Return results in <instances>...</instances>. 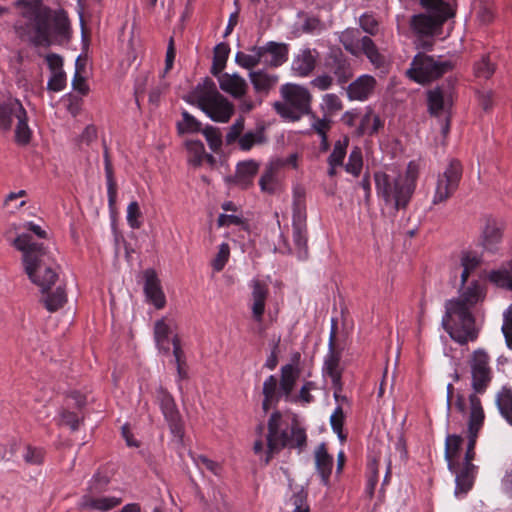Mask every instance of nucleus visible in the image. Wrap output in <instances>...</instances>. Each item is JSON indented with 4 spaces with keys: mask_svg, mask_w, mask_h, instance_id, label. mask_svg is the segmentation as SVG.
Returning a JSON list of instances; mask_svg holds the SVG:
<instances>
[{
    "mask_svg": "<svg viewBox=\"0 0 512 512\" xmlns=\"http://www.w3.org/2000/svg\"><path fill=\"white\" fill-rule=\"evenodd\" d=\"M483 298V287L473 281L458 298L446 301L442 327L458 344L465 345L477 339L478 330L471 308Z\"/></svg>",
    "mask_w": 512,
    "mask_h": 512,
    "instance_id": "1",
    "label": "nucleus"
},
{
    "mask_svg": "<svg viewBox=\"0 0 512 512\" xmlns=\"http://www.w3.org/2000/svg\"><path fill=\"white\" fill-rule=\"evenodd\" d=\"M13 246L22 252L24 270L31 282L39 286L42 293L48 292L58 279L52 252L43 243L33 241L27 233L18 235Z\"/></svg>",
    "mask_w": 512,
    "mask_h": 512,
    "instance_id": "2",
    "label": "nucleus"
},
{
    "mask_svg": "<svg viewBox=\"0 0 512 512\" xmlns=\"http://www.w3.org/2000/svg\"><path fill=\"white\" fill-rule=\"evenodd\" d=\"M183 100L196 106L212 121L227 123L234 114V105L217 89L215 82L206 77L198 83Z\"/></svg>",
    "mask_w": 512,
    "mask_h": 512,
    "instance_id": "3",
    "label": "nucleus"
},
{
    "mask_svg": "<svg viewBox=\"0 0 512 512\" xmlns=\"http://www.w3.org/2000/svg\"><path fill=\"white\" fill-rule=\"evenodd\" d=\"M35 35L32 43L39 47L61 45L71 39V27L65 10H52L48 7L36 13L34 17Z\"/></svg>",
    "mask_w": 512,
    "mask_h": 512,
    "instance_id": "4",
    "label": "nucleus"
},
{
    "mask_svg": "<svg viewBox=\"0 0 512 512\" xmlns=\"http://www.w3.org/2000/svg\"><path fill=\"white\" fill-rule=\"evenodd\" d=\"M284 102L276 101L273 108L283 119L291 122L299 121L304 115H315L311 112V95L309 91L297 84L287 83L280 88Z\"/></svg>",
    "mask_w": 512,
    "mask_h": 512,
    "instance_id": "5",
    "label": "nucleus"
},
{
    "mask_svg": "<svg viewBox=\"0 0 512 512\" xmlns=\"http://www.w3.org/2000/svg\"><path fill=\"white\" fill-rule=\"evenodd\" d=\"M377 194L386 205H392L395 210L406 209L414 194L411 187L384 172L374 174Z\"/></svg>",
    "mask_w": 512,
    "mask_h": 512,
    "instance_id": "6",
    "label": "nucleus"
},
{
    "mask_svg": "<svg viewBox=\"0 0 512 512\" xmlns=\"http://www.w3.org/2000/svg\"><path fill=\"white\" fill-rule=\"evenodd\" d=\"M455 62L451 60H436L433 56L418 53L412 60L411 67L407 70L410 79L417 83H429L449 71L453 70Z\"/></svg>",
    "mask_w": 512,
    "mask_h": 512,
    "instance_id": "7",
    "label": "nucleus"
},
{
    "mask_svg": "<svg viewBox=\"0 0 512 512\" xmlns=\"http://www.w3.org/2000/svg\"><path fill=\"white\" fill-rule=\"evenodd\" d=\"M489 361V355L481 348L473 351L468 360L471 370V387L475 394H483L492 380V370Z\"/></svg>",
    "mask_w": 512,
    "mask_h": 512,
    "instance_id": "8",
    "label": "nucleus"
},
{
    "mask_svg": "<svg viewBox=\"0 0 512 512\" xmlns=\"http://www.w3.org/2000/svg\"><path fill=\"white\" fill-rule=\"evenodd\" d=\"M463 168L457 159H452L442 174H439L432 203L446 202L458 189Z\"/></svg>",
    "mask_w": 512,
    "mask_h": 512,
    "instance_id": "9",
    "label": "nucleus"
},
{
    "mask_svg": "<svg viewBox=\"0 0 512 512\" xmlns=\"http://www.w3.org/2000/svg\"><path fill=\"white\" fill-rule=\"evenodd\" d=\"M156 399L159 403L162 414L168 423L171 434L177 439L178 443L182 444L184 437V425L174 398L167 390L160 386L157 389Z\"/></svg>",
    "mask_w": 512,
    "mask_h": 512,
    "instance_id": "10",
    "label": "nucleus"
},
{
    "mask_svg": "<svg viewBox=\"0 0 512 512\" xmlns=\"http://www.w3.org/2000/svg\"><path fill=\"white\" fill-rule=\"evenodd\" d=\"M273 449L267 448L265 464H268L273 455L279 453L283 448H297L301 452L307 446V436L304 428L292 425L291 434L287 430H281L278 437L274 438Z\"/></svg>",
    "mask_w": 512,
    "mask_h": 512,
    "instance_id": "11",
    "label": "nucleus"
},
{
    "mask_svg": "<svg viewBox=\"0 0 512 512\" xmlns=\"http://www.w3.org/2000/svg\"><path fill=\"white\" fill-rule=\"evenodd\" d=\"M325 69L333 74L339 84L347 83L353 77L350 60L343 51L336 47L331 48L324 59Z\"/></svg>",
    "mask_w": 512,
    "mask_h": 512,
    "instance_id": "12",
    "label": "nucleus"
},
{
    "mask_svg": "<svg viewBox=\"0 0 512 512\" xmlns=\"http://www.w3.org/2000/svg\"><path fill=\"white\" fill-rule=\"evenodd\" d=\"M445 22V17L438 18L431 14L419 13L411 16L409 25L417 36L430 37L438 34Z\"/></svg>",
    "mask_w": 512,
    "mask_h": 512,
    "instance_id": "13",
    "label": "nucleus"
},
{
    "mask_svg": "<svg viewBox=\"0 0 512 512\" xmlns=\"http://www.w3.org/2000/svg\"><path fill=\"white\" fill-rule=\"evenodd\" d=\"M453 85L454 80L449 79L447 87L437 86L427 92L428 111L431 115L438 116L446 106L451 105Z\"/></svg>",
    "mask_w": 512,
    "mask_h": 512,
    "instance_id": "14",
    "label": "nucleus"
},
{
    "mask_svg": "<svg viewBox=\"0 0 512 512\" xmlns=\"http://www.w3.org/2000/svg\"><path fill=\"white\" fill-rule=\"evenodd\" d=\"M262 54V63L270 67H279L288 60V45L275 41H269L259 46Z\"/></svg>",
    "mask_w": 512,
    "mask_h": 512,
    "instance_id": "15",
    "label": "nucleus"
},
{
    "mask_svg": "<svg viewBox=\"0 0 512 512\" xmlns=\"http://www.w3.org/2000/svg\"><path fill=\"white\" fill-rule=\"evenodd\" d=\"M145 283L144 293L146 298L157 308L161 309L166 304L165 295L162 291L160 280L153 269L144 272Z\"/></svg>",
    "mask_w": 512,
    "mask_h": 512,
    "instance_id": "16",
    "label": "nucleus"
},
{
    "mask_svg": "<svg viewBox=\"0 0 512 512\" xmlns=\"http://www.w3.org/2000/svg\"><path fill=\"white\" fill-rule=\"evenodd\" d=\"M376 86V80L371 75H362L347 87V96L350 100L364 101L373 92Z\"/></svg>",
    "mask_w": 512,
    "mask_h": 512,
    "instance_id": "17",
    "label": "nucleus"
},
{
    "mask_svg": "<svg viewBox=\"0 0 512 512\" xmlns=\"http://www.w3.org/2000/svg\"><path fill=\"white\" fill-rule=\"evenodd\" d=\"M217 78L220 89L232 97L240 99L246 94L248 85L239 74L222 73Z\"/></svg>",
    "mask_w": 512,
    "mask_h": 512,
    "instance_id": "18",
    "label": "nucleus"
},
{
    "mask_svg": "<svg viewBox=\"0 0 512 512\" xmlns=\"http://www.w3.org/2000/svg\"><path fill=\"white\" fill-rule=\"evenodd\" d=\"M259 164L255 160H246L237 164L236 173L232 182L247 189L253 183L254 176L258 173Z\"/></svg>",
    "mask_w": 512,
    "mask_h": 512,
    "instance_id": "19",
    "label": "nucleus"
},
{
    "mask_svg": "<svg viewBox=\"0 0 512 512\" xmlns=\"http://www.w3.org/2000/svg\"><path fill=\"white\" fill-rule=\"evenodd\" d=\"M293 241L298 249V257L305 258L307 256V230L306 215L297 212L293 215Z\"/></svg>",
    "mask_w": 512,
    "mask_h": 512,
    "instance_id": "20",
    "label": "nucleus"
},
{
    "mask_svg": "<svg viewBox=\"0 0 512 512\" xmlns=\"http://www.w3.org/2000/svg\"><path fill=\"white\" fill-rule=\"evenodd\" d=\"M470 403V415L468 421V434L478 435L483 426L485 414L482 403L477 394L471 393L468 397Z\"/></svg>",
    "mask_w": 512,
    "mask_h": 512,
    "instance_id": "21",
    "label": "nucleus"
},
{
    "mask_svg": "<svg viewBox=\"0 0 512 512\" xmlns=\"http://www.w3.org/2000/svg\"><path fill=\"white\" fill-rule=\"evenodd\" d=\"M23 110L24 107L18 99H9L0 103V130L9 131L13 119H16Z\"/></svg>",
    "mask_w": 512,
    "mask_h": 512,
    "instance_id": "22",
    "label": "nucleus"
},
{
    "mask_svg": "<svg viewBox=\"0 0 512 512\" xmlns=\"http://www.w3.org/2000/svg\"><path fill=\"white\" fill-rule=\"evenodd\" d=\"M315 465L323 484L328 486L333 468V457L328 453L325 443H321L315 451Z\"/></svg>",
    "mask_w": 512,
    "mask_h": 512,
    "instance_id": "23",
    "label": "nucleus"
},
{
    "mask_svg": "<svg viewBox=\"0 0 512 512\" xmlns=\"http://www.w3.org/2000/svg\"><path fill=\"white\" fill-rule=\"evenodd\" d=\"M477 472L476 465L464 464L460 471L455 468V494L467 493L473 486Z\"/></svg>",
    "mask_w": 512,
    "mask_h": 512,
    "instance_id": "24",
    "label": "nucleus"
},
{
    "mask_svg": "<svg viewBox=\"0 0 512 512\" xmlns=\"http://www.w3.org/2000/svg\"><path fill=\"white\" fill-rule=\"evenodd\" d=\"M502 239V231L496 226V223L488 219L482 232L481 245L483 248L491 253L497 251V246Z\"/></svg>",
    "mask_w": 512,
    "mask_h": 512,
    "instance_id": "25",
    "label": "nucleus"
},
{
    "mask_svg": "<svg viewBox=\"0 0 512 512\" xmlns=\"http://www.w3.org/2000/svg\"><path fill=\"white\" fill-rule=\"evenodd\" d=\"M488 279L499 288L512 291V260L504 262L496 270H492Z\"/></svg>",
    "mask_w": 512,
    "mask_h": 512,
    "instance_id": "26",
    "label": "nucleus"
},
{
    "mask_svg": "<svg viewBox=\"0 0 512 512\" xmlns=\"http://www.w3.org/2000/svg\"><path fill=\"white\" fill-rule=\"evenodd\" d=\"M267 295H268L267 285L262 283L259 280H254L253 281V291H252V297H253L252 312H253L254 318L257 321H260L264 314L265 301L267 299Z\"/></svg>",
    "mask_w": 512,
    "mask_h": 512,
    "instance_id": "27",
    "label": "nucleus"
},
{
    "mask_svg": "<svg viewBox=\"0 0 512 512\" xmlns=\"http://www.w3.org/2000/svg\"><path fill=\"white\" fill-rule=\"evenodd\" d=\"M249 78L255 91L265 94L277 84L279 79L277 75L269 74L263 70L251 71Z\"/></svg>",
    "mask_w": 512,
    "mask_h": 512,
    "instance_id": "28",
    "label": "nucleus"
},
{
    "mask_svg": "<svg viewBox=\"0 0 512 512\" xmlns=\"http://www.w3.org/2000/svg\"><path fill=\"white\" fill-rule=\"evenodd\" d=\"M266 127L264 124H258L255 130L247 131L239 138L238 145L242 151H249L254 145H261L267 142L265 134Z\"/></svg>",
    "mask_w": 512,
    "mask_h": 512,
    "instance_id": "29",
    "label": "nucleus"
},
{
    "mask_svg": "<svg viewBox=\"0 0 512 512\" xmlns=\"http://www.w3.org/2000/svg\"><path fill=\"white\" fill-rule=\"evenodd\" d=\"M421 7L435 17H445V21L455 16V11L445 0H419Z\"/></svg>",
    "mask_w": 512,
    "mask_h": 512,
    "instance_id": "30",
    "label": "nucleus"
},
{
    "mask_svg": "<svg viewBox=\"0 0 512 512\" xmlns=\"http://www.w3.org/2000/svg\"><path fill=\"white\" fill-rule=\"evenodd\" d=\"M336 332H337V324L335 321H332V327H331L329 343H328L329 352L324 361V371L326 374L340 371L338 369V366H339L341 355L335 349Z\"/></svg>",
    "mask_w": 512,
    "mask_h": 512,
    "instance_id": "31",
    "label": "nucleus"
},
{
    "mask_svg": "<svg viewBox=\"0 0 512 512\" xmlns=\"http://www.w3.org/2000/svg\"><path fill=\"white\" fill-rule=\"evenodd\" d=\"M316 57L310 49H305L297 55L292 63V70L301 77L308 76L315 68Z\"/></svg>",
    "mask_w": 512,
    "mask_h": 512,
    "instance_id": "32",
    "label": "nucleus"
},
{
    "mask_svg": "<svg viewBox=\"0 0 512 512\" xmlns=\"http://www.w3.org/2000/svg\"><path fill=\"white\" fill-rule=\"evenodd\" d=\"M121 502V498L117 497H103L94 499L85 495L82 497V501L79 506L81 509L100 510L105 512L118 506Z\"/></svg>",
    "mask_w": 512,
    "mask_h": 512,
    "instance_id": "33",
    "label": "nucleus"
},
{
    "mask_svg": "<svg viewBox=\"0 0 512 512\" xmlns=\"http://www.w3.org/2000/svg\"><path fill=\"white\" fill-rule=\"evenodd\" d=\"M104 165H105V174H106V180H107L108 204H109V208L111 210H113L115 207V204H116L117 184L114 179L112 162L110 160L108 149L106 147L104 149Z\"/></svg>",
    "mask_w": 512,
    "mask_h": 512,
    "instance_id": "34",
    "label": "nucleus"
},
{
    "mask_svg": "<svg viewBox=\"0 0 512 512\" xmlns=\"http://www.w3.org/2000/svg\"><path fill=\"white\" fill-rule=\"evenodd\" d=\"M104 165H105V174H106V180H107L108 204H109V208L111 210H113L115 207V204H116L117 184L114 179L112 162L110 160L108 149L106 147L104 149Z\"/></svg>",
    "mask_w": 512,
    "mask_h": 512,
    "instance_id": "35",
    "label": "nucleus"
},
{
    "mask_svg": "<svg viewBox=\"0 0 512 512\" xmlns=\"http://www.w3.org/2000/svg\"><path fill=\"white\" fill-rule=\"evenodd\" d=\"M495 403L502 417L512 426V389L503 386L496 395Z\"/></svg>",
    "mask_w": 512,
    "mask_h": 512,
    "instance_id": "36",
    "label": "nucleus"
},
{
    "mask_svg": "<svg viewBox=\"0 0 512 512\" xmlns=\"http://www.w3.org/2000/svg\"><path fill=\"white\" fill-rule=\"evenodd\" d=\"M299 372L294 368L292 364H286L281 368L280 377V391L286 399L289 398L291 392L294 389Z\"/></svg>",
    "mask_w": 512,
    "mask_h": 512,
    "instance_id": "37",
    "label": "nucleus"
},
{
    "mask_svg": "<svg viewBox=\"0 0 512 512\" xmlns=\"http://www.w3.org/2000/svg\"><path fill=\"white\" fill-rule=\"evenodd\" d=\"M462 443L463 438L460 435L452 434L446 437L445 460L447 461L448 469L451 472H455L456 463L453 461V458L458 455Z\"/></svg>",
    "mask_w": 512,
    "mask_h": 512,
    "instance_id": "38",
    "label": "nucleus"
},
{
    "mask_svg": "<svg viewBox=\"0 0 512 512\" xmlns=\"http://www.w3.org/2000/svg\"><path fill=\"white\" fill-rule=\"evenodd\" d=\"M15 142L20 146H27L31 142L32 131L28 126V116L24 109L16 118Z\"/></svg>",
    "mask_w": 512,
    "mask_h": 512,
    "instance_id": "39",
    "label": "nucleus"
},
{
    "mask_svg": "<svg viewBox=\"0 0 512 512\" xmlns=\"http://www.w3.org/2000/svg\"><path fill=\"white\" fill-rule=\"evenodd\" d=\"M230 53V47L227 43L221 42L214 48L213 63L211 67V74L215 77L221 75L222 70L226 66V62Z\"/></svg>",
    "mask_w": 512,
    "mask_h": 512,
    "instance_id": "40",
    "label": "nucleus"
},
{
    "mask_svg": "<svg viewBox=\"0 0 512 512\" xmlns=\"http://www.w3.org/2000/svg\"><path fill=\"white\" fill-rule=\"evenodd\" d=\"M181 115L182 120L176 123L178 135L193 134L202 131L203 128L201 122L187 110H182Z\"/></svg>",
    "mask_w": 512,
    "mask_h": 512,
    "instance_id": "41",
    "label": "nucleus"
},
{
    "mask_svg": "<svg viewBox=\"0 0 512 512\" xmlns=\"http://www.w3.org/2000/svg\"><path fill=\"white\" fill-rule=\"evenodd\" d=\"M361 51L366 55L369 61L377 68H380L385 63V57L380 54L377 46L374 41L368 37L364 36L361 38Z\"/></svg>",
    "mask_w": 512,
    "mask_h": 512,
    "instance_id": "42",
    "label": "nucleus"
},
{
    "mask_svg": "<svg viewBox=\"0 0 512 512\" xmlns=\"http://www.w3.org/2000/svg\"><path fill=\"white\" fill-rule=\"evenodd\" d=\"M250 51L252 54L239 51L235 55V62L245 69H252L259 63H262V54L259 51V46H253L250 48Z\"/></svg>",
    "mask_w": 512,
    "mask_h": 512,
    "instance_id": "43",
    "label": "nucleus"
},
{
    "mask_svg": "<svg viewBox=\"0 0 512 512\" xmlns=\"http://www.w3.org/2000/svg\"><path fill=\"white\" fill-rule=\"evenodd\" d=\"M41 301L49 312H55L67 301L65 289L59 286L54 292L48 293Z\"/></svg>",
    "mask_w": 512,
    "mask_h": 512,
    "instance_id": "44",
    "label": "nucleus"
},
{
    "mask_svg": "<svg viewBox=\"0 0 512 512\" xmlns=\"http://www.w3.org/2000/svg\"><path fill=\"white\" fill-rule=\"evenodd\" d=\"M282 413L278 410L274 411L268 420L267 448L273 449V439L278 437L281 431Z\"/></svg>",
    "mask_w": 512,
    "mask_h": 512,
    "instance_id": "45",
    "label": "nucleus"
},
{
    "mask_svg": "<svg viewBox=\"0 0 512 512\" xmlns=\"http://www.w3.org/2000/svg\"><path fill=\"white\" fill-rule=\"evenodd\" d=\"M170 332V327L165 323L164 319L156 321L154 326V337L158 347L160 349H164L166 352L169 350V347L166 346V344L168 342Z\"/></svg>",
    "mask_w": 512,
    "mask_h": 512,
    "instance_id": "46",
    "label": "nucleus"
},
{
    "mask_svg": "<svg viewBox=\"0 0 512 512\" xmlns=\"http://www.w3.org/2000/svg\"><path fill=\"white\" fill-rule=\"evenodd\" d=\"M201 132L205 136L210 149L214 152H217L222 146V135L219 128L208 125L203 128Z\"/></svg>",
    "mask_w": 512,
    "mask_h": 512,
    "instance_id": "47",
    "label": "nucleus"
},
{
    "mask_svg": "<svg viewBox=\"0 0 512 512\" xmlns=\"http://www.w3.org/2000/svg\"><path fill=\"white\" fill-rule=\"evenodd\" d=\"M362 166V152L358 147H355L349 155L345 169L347 172L353 174L354 176H358L362 170Z\"/></svg>",
    "mask_w": 512,
    "mask_h": 512,
    "instance_id": "48",
    "label": "nucleus"
},
{
    "mask_svg": "<svg viewBox=\"0 0 512 512\" xmlns=\"http://www.w3.org/2000/svg\"><path fill=\"white\" fill-rule=\"evenodd\" d=\"M278 380L274 375H270L263 383L262 393L267 399H275L276 402L280 401L283 395L280 389L278 390Z\"/></svg>",
    "mask_w": 512,
    "mask_h": 512,
    "instance_id": "49",
    "label": "nucleus"
},
{
    "mask_svg": "<svg viewBox=\"0 0 512 512\" xmlns=\"http://www.w3.org/2000/svg\"><path fill=\"white\" fill-rule=\"evenodd\" d=\"M418 174V165L411 161L407 165L405 174H398L397 177L399 181H402L405 185L411 187L412 191H415Z\"/></svg>",
    "mask_w": 512,
    "mask_h": 512,
    "instance_id": "50",
    "label": "nucleus"
},
{
    "mask_svg": "<svg viewBox=\"0 0 512 512\" xmlns=\"http://www.w3.org/2000/svg\"><path fill=\"white\" fill-rule=\"evenodd\" d=\"M245 128V118L243 116L238 117L235 122L229 127V131L225 136L227 145H232L239 140L242 136V132Z\"/></svg>",
    "mask_w": 512,
    "mask_h": 512,
    "instance_id": "51",
    "label": "nucleus"
},
{
    "mask_svg": "<svg viewBox=\"0 0 512 512\" xmlns=\"http://www.w3.org/2000/svg\"><path fill=\"white\" fill-rule=\"evenodd\" d=\"M348 138L346 137L344 141H337L334 144V148L330 156L328 157V163H333L334 165H342L343 160L346 155V148L348 145Z\"/></svg>",
    "mask_w": 512,
    "mask_h": 512,
    "instance_id": "52",
    "label": "nucleus"
},
{
    "mask_svg": "<svg viewBox=\"0 0 512 512\" xmlns=\"http://www.w3.org/2000/svg\"><path fill=\"white\" fill-rule=\"evenodd\" d=\"M494 71H495L494 64H492L490 62V59L488 56H484L474 66V73L479 78L488 79L493 75Z\"/></svg>",
    "mask_w": 512,
    "mask_h": 512,
    "instance_id": "53",
    "label": "nucleus"
},
{
    "mask_svg": "<svg viewBox=\"0 0 512 512\" xmlns=\"http://www.w3.org/2000/svg\"><path fill=\"white\" fill-rule=\"evenodd\" d=\"M142 212L139 204L136 201H132L127 207V222L132 229H139L142 225L140 218Z\"/></svg>",
    "mask_w": 512,
    "mask_h": 512,
    "instance_id": "54",
    "label": "nucleus"
},
{
    "mask_svg": "<svg viewBox=\"0 0 512 512\" xmlns=\"http://www.w3.org/2000/svg\"><path fill=\"white\" fill-rule=\"evenodd\" d=\"M60 418V424L69 426L72 431H77L80 423L83 421V416L80 417L77 413L68 409H62Z\"/></svg>",
    "mask_w": 512,
    "mask_h": 512,
    "instance_id": "55",
    "label": "nucleus"
},
{
    "mask_svg": "<svg viewBox=\"0 0 512 512\" xmlns=\"http://www.w3.org/2000/svg\"><path fill=\"white\" fill-rule=\"evenodd\" d=\"M44 454L45 452L42 448L27 446L24 460L27 464L40 465L43 463Z\"/></svg>",
    "mask_w": 512,
    "mask_h": 512,
    "instance_id": "56",
    "label": "nucleus"
},
{
    "mask_svg": "<svg viewBox=\"0 0 512 512\" xmlns=\"http://www.w3.org/2000/svg\"><path fill=\"white\" fill-rule=\"evenodd\" d=\"M66 86V74L64 71L52 73L48 83L47 89L53 92H59Z\"/></svg>",
    "mask_w": 512,
    "mask_h": 512,
    "instance_id": "57",
    "label": "nucleus"
},
{
    "mask_svg": "<svg viewBox=\"0 0 512 512\" xmlns=\"http://www.w3.org/2000/svg\"><path fill=\"white\" fill-rule=\"evenodd\" d=\"M230 255V247L227 243H222L219 247V251L213 260V268L215 271H221L228 261Z\"/></svg>",
    "mask_w": 512,
    "mask_h": 512,
    "instance_id": "58",
    "label": "nucleus"
},
{
    "mask_svg": "<svg viewBox=\"0 0 512 512\" xmlns=\"http://www.w3.org/2000/svg\"><path fill=\"white\" fill-rule=\"evenodd\" d=\"M290 501L294 506V510L292 512H309V506L307 505V493L303 489L294 493Z\"/></svg>",
    "mask_w": 512,
    "mask_h": 512,
    "instance_id": "59",
    "label": "nucleus"
},
{
    "mask_svg": "<svg viewBox=\"0 0 512 512\" xmlns=\"http://www.w3.org/2000/svg\"><path fill=\"white\" fill-rule=\"evenodd\" d=\"M359 24L370 35H375L378 31V21L372 15L363 14L359 19Z\"/></svg>",
    "mask_w": 512,
    "mask_h": 512,
    "instance_id": "60",
    "label": "nucleus"
},
{
    "mask_svg": "<svg viewBox=\"0 0 512 512\" xmlns=\"http://www.w3.org/2000/svg\"><path fill=\"white\" fill-rule=\"evenodd\" d=\"M109 478L106 475H102L101 473H96L90 483L89 492L90 493H100L105 490L106 486L109 483Z\"/></svg>",
    "mask_w": 512,
    "mask_h": 512,
    "instance_id": "61",
    "label": "nucleus"
},
{
    "mask_svg": "<svg viewBox=\"0 0 512 512\" xmlns=\"http://www.w3.org/2000/svg\"><path fill=\"white\" fill-rule=\"evenodd\" d=\"M323 101L326 109L330 113H334L342 109L341 100L336 94H326Z\"/></svg>",
    "mask_w": 512,
    "mask_h": 512,
    "instance_id": "62",
    "label": "nucleus"
},
{
    "mask_svg": "<svg viewBox=\"0 0 512 512\" xmlns=\"http://www.w3.org/2000/svg\"><path fill=\"white\" fill-rule=\"evenodd\" d=\"M340 42L342 43V45L344 46L346 51H348L349 53H351L354 56H358L359 49H358L357 45H355L353 43L352 32H350V31L344 32L342 34V36L340 37Z\"/></svg>",
    "mask_w": 512,
    "mask_h": 512,
    "instance_id": "63",
    "label": "nucleus"
},
{
    "mask_svg": "<svg viewBox=\"0 0 512 512\" xmlns=\"http://www.w3.org/2000/svg\"><path fill=\"white\" fill-rule=\"evenodd\" d=\"M323 28V23L318 17L311 16L306 17L303 25L302 30L305 33H313L317 30H321Z\"/></svg>",
    "mask_w": 512,
    "mask_h": 512,
    "instance_id": "64",
    "label": "nucleus"
}]
</instances>
